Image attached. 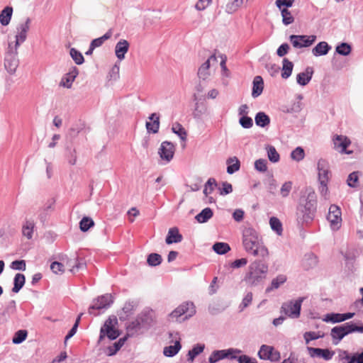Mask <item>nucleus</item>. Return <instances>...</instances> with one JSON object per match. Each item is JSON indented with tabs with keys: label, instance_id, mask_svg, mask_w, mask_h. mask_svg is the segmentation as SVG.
Instances as JSON below:
<instances>
[{
	"label": "nucleus",
	"instance_id": "nucleus-51",
	"mask_svg": "<svg viewBox=\"0 0 363 363\" xmlns=\"http://www.w3.org/2000/svg\"><path fill=\"white\" fill-rule=\"evenodd\" d=\"M50 269L56 274H62L65 272V264L62 262H54L51 264Z\"/></svg>",
	"mask_w": 363,
	"mask_h": 363
},
{
	"label": "nucleus",
	"instance_id": "nucleus-7",
	"mask_svg": "<svg viewBox=\"0 0 363 363\" xmlns=\"http://www.w3.org/2000/svg\"><path fill=\"white\" fill-rule=\"evenodd\" d=\"M304 298L300 297L296 300H291L282 303L281 313H284L291 318H298L300 316L301 304Z\"/></svg>",
	"mask_w": 363,
	"mask_h": 363
},
{
	"label": "nucleus",
	"instance_id": "nucleus-57",
	"mask_svg": "<svg viewBox=\"0 0 363 363\" xmlns=\"http://www.w3.org/2000/svg\"><path fill=\"white\" fill-rule=\"evenodd\" d=\"M216 186V180L213 178H210L205 185V188L203 189L204 194L207 196L208 194H211Z\"/></svg>",
	"mask_w": 363,
	"mask_h": 363
},
{
	"label": "nucleus",
	"instance_id": "nucleus-3",
	"mask_svg": "<svg viewBox=\"0 0 363 363\" xmlns=\"http://www.w3.org/2000/svg\"><path fill=\"white\" fill-rule=\"evenodd\" d=\"M316 195L312 189H307L300 199L297 207V220L302 224L311 222L316 211Z\"/></svg>",
	"mask_w": 363,
	"mask_h": 363
},
{
	"label": "nucleus",
	"instance_id": "nucleus-8",
	"mask_svg": "<svg viewBox=\"0 0 363 363\" xmlns=\"http://www.w3.org/2000/svg\"><path fill=\"white\" fill-rule=\"evenodd\" d=\"M196 313L195 307L191 302H184L176 308L169 315V319L172 320L178 321L179 318L183 315L185 317L183 320H186L189 317L194 315Z\"/></svg>",
	"mask_w": 363,
	"mask_h": 363
},
{
	"label": "nucleus",
	"instance_id": "nucleus-28",
	"mask_svg": "<svg viewBox=\"0 0 363 363\" xmlns=\"http://www.w3.org/2000/svg\"><path fill=\"white\" fill-rule=\"evenodd\" d=\"M13 13V9L10 6L5 7L0 13V23L3 26H7L10 23Z\"/></svg>",
	"mask_w": 363,
	"mask_h": 363
},
{
	"label": "nucleus",
	"instance_id": "nucleus-45",
	"mask_svg": "<svg viewBox=\"0 0 363 363\" xmlns=\"http://www.w3.org/2000/svg\"><path fill=\"white\" fill-rule=\"evenodd\" d=\"M126 337L120 338L118 342H115L113 346L108 347V355L111 356L115 354L124 345Z\"/></svg>",
	"mask_w": 363,
	"mask_h": 363
},
{
	"label": "nucleus",
	"instance_id": "nucleus-64",
	"mask_svg": "<svg viewBox=\"0 0 363 363\" xmlns=\"http://www.w3.org/2000/svg\"><path fill=\"white\" fill-rule=\"evenodd\" d=\"M238 363H257L255 359H252L247 355H240L238 358Z\"/></svg>",
	"mask_w": 363,
	"mask_h": 363
},
{
	"label": "nucleus",
	"instance_id": "nucleus-29",
	"mask_svg": "<svg viewBox=\"0 0 363 363\" xmlns=\"http://www.w3.org/2000/svg\"><path fill=\"white\" fill-rule=\"evenodd\" d=\"M77 74V71L74 69L72 72H70L65 74V76L62 79L60 82V86H62L66 88H70Z\"/></svg>",
	"mask_w": 363,
	"mask_h": 363
},
{
	"label": "nucleus",
	"instance_id": "nucleus-37",
	"mask_svg": "<svg viewBox=\"0 0 363 363\" xmlns=\"http://www.w3.org/2000/svg\"><path fill=\"white\" fill-rule=\"evenodd\" d=\"M271 228L278 235L282 234L283 228L281 221L276 217H272L269 220Z\"/></svg>",
	"mask_w": 363,
	"mask_h": 363
},
{
	"label": "nucleus",
	"instance_id": "nucleus-20",
	"mask_svg": "<svg viewBox=\"0 0 363 363\" xmlns=\"http://www.w3.org/2000/svg\"><path fill=\"white\" fill-rule=\"evenodd\" d=\"M331 47L328 45L327 42L322 41L318 43L313 49L312 54L315 57H319L325 55L328 53Z\"/></svg>",
	"mask_w": 363,
	"mask_h": 363
},
{
	"label": "nucleus",
	"instance_id": "nucleus-49",
	"mask_svg": "<svg viewBox=\"0 0 363 363\" xmlns=\"http://www.w3.org/2000/svg\"><path fill=\"white\" fill-rule=\"evenodd\" d=\"M70 55L75 62V63L77 65H82L84 61V57L82 55V53L77 50L75 48H71Z\"/></svg>",
	"mask_w": 363,
	"mask_h": 363
},
{
	"label": "nucleus",
	"instance_id": "nucleus-19",
	"mask_svg": "<svg viewBox=\"0 0 363 363\" xmlns=\"http://www.w3.org/2000/svg\"><path fill=\"white\" fill-rule=\"evenodd\" d=\"M129 43L126 40H119L115 48L116 57L122 60L125 58V53L128 51Z\"/></svg>",
	"mask_w": 363,
	"mask_h": 363
},
{
	"label": "nucleus",
	"instance_id": "nucleus-4",
	"mask_svg": "<svg viewBox=\"0 0 363 363\" xmlns=\"http://www.w3.org/2000/svg\"><path fill=\"white\" fill-rule=\"evenodd\" d=\"M268 273V265L263 261L256 259L248 267L244 281L250 286H258L264 282Z\"/></svg>",
	"mask_w": 363,
	"mask_h": 363
},
{
	"label": "nucleus",
	"instance_id": "nucleus-35",
	"mask_svg": "<svg viewBox=\"0 0 363 363\" xmlns=\"http://www.w3.org/2000/svg\"><path fill=\"white\" fill-rule=\"evenodd\" d=\"M323 320L325 322H331L333 323H341L344 321L343 313H328L325 315Z\"/></svg>",
	"mask_w": 363,
	"mask_h": 363
},
{
	"label": "nucleus",
	"instance_id": "nucleus-54",
	"mask_svg": "<svg viewBox=\"0 0 363 363\" xmlns=\"http://www.w3.org/2000/svg\"><path fill=\"white\" fill-rule=\"evenodd\" d=\"M292 189V182L289 181L283 184L280 189V194L282 197L285 198L289 195Z\"/></svg>",
	"mask_w": 363,
	"mask_h": 363
},
{
	"label": "nucleus",
	"instance_id": "nucleus-12",
	"mask_svg": "<svg viewBox=\"0 0 363 363\" xmlns=\"http://www.w3.org/2000/svg\"><path fill=\"white\" fill-rule=\"evenodd\" d=\"M318 179L319 182H329L331 177L330 165L325 159H320L317 162Z\"/></svg>",
	"mask_w": 363,
	"mask_h": 363
},
{
	"label": "nucleus",
	"instance_id": "nucleus-52",
	"mask_svg": "<svg viewBox=\"0 0 363 363\" xmlns=\"http://www.w3.org/2000/svg\"><path fill=\"white\" fill-rule=\"evenodd\" d=\"M239 124L245 129H249L253 126V120L251 117L242 116L239 118Z\"/></svg>",
	"mask_w": 363,
	"mask_h": 363
},
{
	"label": "nucleus",
	"instance_id": "nucleus-47",
	"mask_svg": "<svg viewBox=\"0 0 363 363\" xmlns=\"http://www.w3.org/2000/svg\"><path fill=\"white\" fill-rule=\"evenodd\" d=\"M27 335L28 333L26 330H20L15 333L12 341L14 344H20L26 339Z\"/></svg>",
	"mask_w": 363,
	"mask_h": 363
},
{
	"label": "nucleus",
	"instance_id": "nucleus-62",
	"mask_svg": "<svg viewBox=\"0 0 363 363\" xmlns=\"http://www.w3.org/2000/svg\"><path fill=\"white\" fill-rule=\"evenodd\" d=\"M295 0H276L275 4L279 9H281L283 6L286 8L291 7Z\"/></svg>",
	"mask_w": 363,
	"mask_h": 363
},
{
	"label": "nucleus",
	"instance_id": "nucleus-46",
	"mask_svg": "<svg viewBox=\"0 0 363 363\" xmlns=\"http://www.w3.org/2000/svg\"><path fill=\"white\" fill-rule=\"evenodd\" d=\"M305 157V152L301 147H296L291 153V157L292 160L300 162L303 160Z\"/></svg>",
	"mask_w": 363,
	"mask_h": 363
},
{
	"label": "nucleus",
	"instance_id": "nucleus-38",
	"mask_svg": "<svg viewBox=\"0 0 363 363\" xmlns=\"http://www.w3.org/2000/svg\"><path fill=\"white\" fill-rule=\"evenodd\" d=\"M240 162L239 160L234 157L228 158V174H232L240 169Z\"/></svg>",
	"mask_w": 363,
	"mask_h": 363
},
{
	"label": "nucleus",
	"instance_id": "nucleus-21",
	"mask_svg": "<svg viewBox=\"0 0 363 363\" xmlns=\"http://www.w3.org/2000/svg\"><path fill=\"white\" fill-rule=\"evenodd\" d=\"M182 240V235L179 233L177 228H169L166 238V243L168 245L180 242Z\"/></svg>",
	"mask_w": 363,
	"mask_h": 363
},
{
	"label": "nucleus",
	"instance_id": "nucleus-48",
	"mask_svg": "<svg viewBox=\"0 0 363 363\" xmlns=\"http://www.w3.org/2000/svg\"><path fill=\"white\" fill-rule=\"evenodd\" d=\"M162 259L160 255L157 253H152L147 257V262L150 266H157L159 265Z\"/></svg>",
	"mask_w": 363,
	"mask_h": 363
},
{
	"label": "nucleus",
	"instance_id": "nucleus-63",
	"mask_svg": "<svg viewBox=\"0 0 363 363\" xmlns=\"http://www.w3.org/2000/svg\"><path fill=\"white\" fill-rule=\"evenodd\" d=\"M212 0H199L195 5V8L198 11L206 9L211 3Z\"/></svg>",
	"mask_w": 363,
	"mask_h": 363
},
{
	"label": "nucleus",
	"instance_id": "nucleus-18",
	"mask_svg": "<svg viewBox=\"0 0 363 363\" xmlns=\"http://www.w3.org/2000/svg\"><path fill=\"white\" fill-rule=\"evenodd\" d=\"M350 143V140L343 135H337L334 139L335 147L342 153H347L346 149Z\"/></svg>",
	"mask_w": 363,
	"mask_h": 363
},
{
	"label": "nucleus",
	"instance_id": "nucleus-14",
	"mask_svg": "<svg viewBox=\"0 0 363 363\" xmlns=\"http://www.w3.org/2000/svg\"><path fill=\"white\" fill-rule=\"evenodd\" d=\"M113 302L111 294H106L98 297L93 301V304L89 308V313L92 314L93 310H99L108 308Z\"/></svg>",
	"mask_w": 363,
	"mask_h": 363
},
{
	"label": "nucleus",
	"instance_id": "nucleus-40",
	"mask_svg": "<svg viewBox=\"0 0 363 363\" xmlns=\"http://www.w3.org/2000/svg\"><path fill=\"white\" fill-rule=\"evenodd\" d=\"M266 149L269 160L274 163L279 162L280 157L276 148L274 146L267 145Z\"/></svg>",
	"mask_w": 363,
	"mask_h": 363
},
{
	"label": "nucleus",
	"instance_id": "nucleus-61",
	"mask_svg": "<svg viewBox=\"0 0 363 363\" xmlns=\"http://www.w3.org/2000/svg\"><path fill=\"white\" fill-rule=\"evenodd\" d=\"M243 0H233L228 4V13L236 11L242 4Z\"/></svg>",
	"mask_w": 363,
	"mask_h": 363
},
{
	"label": "nucleus",
	"instance_id": "nucleus-59",
	"mask_svg": "<svg viewBox=\"0 0 363 363\" xmlns=\"http://www.w3.org/2000/svg\"><path fill=\"white\" fill-rule=\"evenodd\" d=\"M358 172H353L351 174H349L347 178V184L350 187H355L356 184L358 182Z\"/></svg>",
	"mask_w": 363,
	"mask_h": 363
},
{
	"label": "nucleus",
	"instance_id": "nucleus-11",
	"mask_svg": "<svg viewBox=\"0 0 363 363\" xmlns=\"http://www.w3.org/2000/svg\"><path fill=\"white\" fill-rule=\"evenodd\" d=\"M314 35H291L289 37L290 42L295 48H303L310 47L316 40Z\"/></svg>",
	"mask_w": 363,
	"mask_h": 363
},
{
	"label": "nucleus",
	"instance_id": "nucleus-43",
	"mask_svg": "<svg viewBox=\"0 0 363 363\" xmlns=\"http://www.w3.org/2000/svg\"><path fill=\"white\" fill-rule=\"evenodd\" d=\"M111 37V32L109 30L105 33L102 37L93 40L91 43V50H94L96 48L100 47L106 40L109 39Z\"/></svg>",
	"mask_w": 363,
	"mask_h": 363
},
{
	"label": "nucleus",
	"instance_id": "nucleus-22",
	"mask_svg": "<svg viewBox=\"0 0 363 363\" xmlns=\"http://www.w3.org/2000/svg\"><path fill=\"white\" fill-rule=\"evenodd\" d=\"M252 84V96L253 98H257L262 93L264 89V82L262 77L256 76L253 79Z\"/></svg>",
	"mask_w": 363,
	"mask_h": 363
},
{
	"label": "nucleus",
	"instance_id": "nucleus-24",
	"mask_svg": "<svg viewBox=\"0 0 363 363\" xmlns=\"http://www.w3.org/2000/svg\"><path fill=\"white\" fill-rule=\"evenodd\" d=\"M286 277L284 274H279L272 280L270 286L266 289V292L269 293L280 287L286 281Z\"/></svg>",
	"mask_w": 363,
	"mask_h": 363
},
{
	"label": "nucleus",
	"instance_id": "nucleus-36",
	"mask_svg": "<svg viewBox=\"0 0 363 363\" xmlns=\"http://www.w3.org/2000/svg\"><path fill=\"white\" fill-rule=\"evenodd\" d=\"M213 216V212L211 208H206L196 216V219L199 223H205Z\"/></svg>",
	"mask_w": 363,
	"mask_h": 363
},
{
	"label": "nucleus",
	"instance_id": "nucleus-30",
	"mask_svg": "<svg viewBox=\"0 0 363 363\" xmlns=\"http://www.w3.org/2000/svg\"><path fill=\"white\" fill-rule=\"evenodd\" d=\"M181 349V344L179 340H176L174 344L173 345H169L168 347H165L164 348V354L167 357H173L176 354L178 353V352Z\"/></svg>",
	"mask_w": 363,
	"mask_h": 363
},
{
	"label": "nucleus",
	"instance_id": "nucleus-13",
	"mask_svg": "<svg viewBox=\"0 0 363 363\" xmlns=\"http://www.w3.org/2000/svg\"><path fill=\"white\" fill-rule=\"evenodd\" d=\"M258 356L261 359L277 362L280 359V353L272 346L262 345L258 352Z\"/></svg>",
	"mask_w": 363,
	"mask_h": 363
},
{
	"label": "nucleus",
	"instance_id": "nucleus-34",
	"mask_svg": "<svg viewBox=\"0 0 363 363\" xmlns=\"http://www.w3.org/2000/svg\"><path fill=\"white\" fill-rule=\"evenodd\" d=\"M282 16V23L285 26H289L294 21V18L292 16L291 11L286 8H281L279 9Z\"/></svg>",
	"mask_w": 363,
	"mask_h": 363
},
{
	"label": "nucleus",
	"instance_id": "nucleus-41",
	"mask_svg": "<svg viewBox=\"0 0 363 363\" xmlns=\"http://www.w3.org/2000/svg\"><path fill=\"white\" fill-rule=\"evenodd\" d=\"M227 357V350L214 351L209 357L210 363H216L220 359Z\"/></svg>",
	"mask_w": 363,
	"mask_h": 363
},
{
	"label": "nucleus",
	"instance_id": "nucleus-55",
	"mask_svg": "<svg viewBox=\"0 0 363 363\" xmlns=\"http://www.w3.org/2000/svg\"><path fill=\"white\" fill-rule=\"evenodd\" d=\"M213 250L218 255H224L227 253V244L216 242L213 245Z\"/></svg>",
	"mask_w": 363,
	"mask_h": 363
},
{
	"label": "nucleus",
	"instance_id": "nucleus-60",
	"mask_svg": "<svg viewBox=\"0 0 363 363\" xmlns=\"http://www.w3.org/2000/svg\"><path fill=\"white\" fill-rule=\"evenodd\" d=\"M11 267L15 270L24 271L26 267V262L24 260H16L11 262Z\"/></svg>",
	"mask_w": 363,
	"mask_h": 363
},
{
	"label": "nucleus",
	"instance_id": "nucleus-16",
	"mask_svg": "<svg viewBox=\"0 0 363 363\" xmlns=\"http://www.w3.org/2000/svg\"><path fill=\"white\" fill-rule=\"evenodd\" d=\"M308 351L312 357H318L325 360H330L335 354V352L329 349H321L315 347H308Z\"/></svg>",
	"mask_w": 363,
	"mask_h": 363
},
{
	"label": "nucleus",
	"instance_id": "nucleus-5",
	"mask_svg": "<svg viewBox=\"0 0 363 363\" xmlns=\"http://www.w3.org/2000/svg\"><path fill=\"white\" fill-rule=\"evenodd\" d=\"M355 332L363 333V325H357L353 322H348L332 328L330 335L333 344L337 345L346 335Z\"/></svg>",
	"mask_w": 363,
	"mask_h": 363
},
{
	"label": "nucleus",
	"instance_id": "nucleus-25",
	"mask_svg": "<svg viewBox=\"0 0 363 363\" xmlns=\"http://www.w3.org/2000/svg\"><path fill=\"white\" fill-rule=\"evenodd\" d=\"M65 267L66 266L69 269V271L72 273H75L82 267V264H81L77 258L73 259L69 258H63L62 259Z\"/></svg>",
	"mask_w": 363,
	"mask_h": 363
},
{
	"label": "nucleus",
	"instance_id": "nucleus-27",
	"mask_svg": "<svg viewBox=\"0 0 363 363\" xmlns=\"http://www.w3.org/2000/svg\"><path fill=\"white\" fill-rule=\"evenodd\" d=\"M318 264V258L313 253L306 254L303 259V266L306 269L315 267Z\"/></svg>",
	"mask_w": 363,
	"mask_h": 363
},
{
	"label": "nucleus",
	"instance_id": "nucleus-31",
	"mask_svg": "<svg viewBox=\"0 0 363 363\" xmlns=\"http://www.w3.org/2000/svg\"><path fill=\"white\" fill-rule=\"evenodd\" d=\"M35 228V223L33 220H26L22 227V233L28 239H31Z\"/></svg>",
	"mask_w": 363,
	"mask_h": 363
},
{
	"label": "nucleus",
	"instance_id": "nucleus-44",
	"mask_svg": "<svg viewBox=\"0 0 363 363\" xmlns=\"http://www.w3.org/2000/svg\"><path fill=\"white\" fill-rule=\"evenodd\" d=\"M335 50L339 55L347 56L350 54L352 48L348 43H342L336 47Z\"/></svg>",
	"mask_w": 363,
	"mask_h": 363
},
{
	"label": "nucleus",
	"instance_id": "nucleus-9",
	"mask_svg": "<svg viewBox=\"0 0 363 363\" xmlns=\"http://www.w3.org/2000/svg\"><path fill=\"white\" fill-rule=\"evenodd\" d=\"M118 323L116 318H108L100 330L99 339L102 340L105 336H107L110 340H115L119 335V331L116 328V325Z\"/></svg>",
	"mask_w": 363,
	"mask_h": 363
},
{
	"label": "nucleus",
	"instance_id": "nucleus-26",
	"mask_svg": "<svg viewBox=\"0 0 363 363\" xmlns=\"http://www.w3.org/2000/svg\"><path fill=\"white\" fill-rule=\"evenodd\" d=\"M255 124L261 128H264L269 125V117L262 111L258 112L255 117Z\"/></svg>",
	"mask_w": 363,
	"mask_h": 363
},
{
	"label": "nucleus",
	"instance_id": "nucleus-42",
	"mask_svg": "<svg viewBox=\"0 0 363 363\" xmlns=\"http://www.w3.org/2000/svg\"><path fill=\"white\" fill-rule=\"evenodd\" d=\"M94 225V220L89 217H84L79 222V228L83 232H86Z\"/></svg>",
	"mask_w": 363,
	"mask_h": 363
},
{
	"label": "nucleus",
	"instance_id": "nucleus-1",
	"mask_svg": "<svg viewBox=\"0 0 363 363\" xmlns=\"http://www.w3.org/2000/svg\"><path fill=\"white\" fill-rule=\"evenodd\" d=\"M30 24V19L27 18L16 26V34L13 38L9 37L8 50L4 60V67L10 74H14L18 67V50L21 44L24 43L27 38Z\"/></svg>",
	"mask_w": 363,
	"mask_h": 363
},
{
	"label": "nucleus",
	"instance_id": "nucleus-50",
	"mask_svg": "<svg viewBox=\"0 0 363 363\" xmlns=\"http://www.w3.org/2000/svg\"><path fill=\"white\" fill-rule=\"evenodd\" d=\"M252 301V292H247L244 298H242V301L241 303L239 306V309L240 311H242L245 308H246L247 306H249Z\"/></svg>",
	"mask_w": 363,
	"mask_h": 363
},
{
	"label": "nucleus",
	"instance_id": "nucleus-39",
	"mask_svg": "<svg viewBox=\"0 0 363 363\" xmlns=\"http://www.w3.org/2000/svg\"><path fill=\"white\" fill-rule=\"evenodd\" d=\"M172 131L176 133L183 141L186 139L187 133L183 126L178 123L173 124L172 128Z\"/></svg>",
	"mask_w": 363,
	"mask_h": 363
},
{
	"label": "nucleus",
	"instance_id": "nucleus-17",
	"mask_svg": "<svg viewBox=\"0 0 363 363\" xmlns=\"http://www.w3.org/2000/svg\"><path fill=\"white\" fill-rule=\"evenodd\" d=\"M313 69L311 67H308L303 72H300L296 76V82L301 86H306L312 79Z\"/></svg>",
	"mask_w": 363,
	"mask_h": 363
},
{
	"label": "nucleus",
	"instance_id": "nucleus-58",
	"mask_svg": "<svg viewBox=\"0 0 363 363\" xmlns=\"http://www.w3.org/2000/svg\"><path fill=\"white\" fill-rule=\"evenodd\" d=\"M322 335H319L315 332H306L303 335L304 340L306 344H308L310 341L318 340L321 337Z\"/></svg>",
	"mask_w": 363,
	"mask_h": 363
},
{
	"label": "nucleus",
	"instance_id": "nucleus-53",
	"mask_svg": "<svg viewBox=\"0 0 363 363\" xmlns=\"http://www.w3.org/2000/svg\"><path fill=\"white\" fill-rule=\"evenodd\" d=\"M248 260L247 258H240L235 259L234 262H231L229 265L230 269H239L244 267L247 265Z\"/></svg>",
	"mask_w": 363,
	"mask_h": 363
},
{
	"label": "nucleus",
	"instance_id": "nucleus-56",
	"mask_svg": "<svg viewBox=\"0 0 363 363\" xmlns=\"http://www.w3.org/2000/svg\"><path fill=\"white\" fill-rule=\"evenodd\" d=\"M267 160L264 159L257 160L255 162V168L259 172H265L267 169Z\"/></svg>",
	"mask_w": 363,
	"mask_h": 363
},
{
	"label": "nucleus",
	"instance_id": "nucleus-23",
	"mask_svg": "<svg viewBox=\"0 0 363 363\" xmlns=\"http://www.w3.org/2000/svg\"><path fill=\"white\" fill-rule=\"evenodd\" d=\"M150 121L146 123V128L148 132L156 133L160 127V118L156 113H152L149 117Z\"/></svg>",
	"mask_w": 363,
	"mask_h": 363
},
{
	"label": "nucleus",
	"instance_id": "nucleus-2",
	"mask_svg": "<svg viewBox=\"0 0 363 363\" xmlns=\"http://www.w3.org/2000/svg\"><path fill=\"white\" fill-rule=\"evenodd\" d=\"M242 242L245 251L249 255L263 259L269 257V250L264 245L262 237L255 228L250 226L243 228Z\"/></svg>",
	"mask_w": 363,
	"mask_h": 363
},
{
	"label": "nucleus",
	"instance_id": "nucleus-32",
	"mask_svg": "<svg viewBox=\"0 0 363 363\" xmlns=\"http://www.w3.org/2000/svg\"><path fill=\"white\" fill-rule=\"evenodd\" d=\"M293 67H294L293 63L291 61H289L288 59L284 58L283 60L281 77L284 79L289 78L292 73Z\"/></svg>",
	"mask_w": 363,
	"mask_h": 363
},
{
	"label": "nucleus",
	"instance_id": "nucleus-6",
	"mask_svg": "<svg viewBox=\"0 0 363 363\" xmlns=\"http://www.w3.org/2000/svg\"><path fill=\"white\" fill-rule=\"evenodd\" d=\"M218 65L220 66L222 69L225 72V57L223 55L217 56L216 54L211 56L204 63H203L198 70V77L203 80L207 79L211 73L210 67H216Z\"/></svg>",
	"mask_w": 363,
	"mask_h": 363
},
{
	"label": "nucleus",
	"instance_id": "nucleus-15",
	"mask_svg": "<svg viewBox=\"0 0 363 363\" xmlns=\"http://www.w3.org/2000/svg\"><path fill=\"white\" fill-rule=\"evenodd\" d=\"M174 152L175 147L174 144L168 141H164L162 143L158 154L162 160H164L166 162H169L173 158Z\"/></svg>",
	"mask_w": 363,
	"mask_h": 363
},
{
	"label": "nucleus",
	"instance_id": "nucleus-10",
	"mask_svg": "<svg viewBox=\"0 0 363 363\" xmlns=\"http://www.w3.org/2000/svg\"><path fill=\"white\" fill-rule=\"evenodd\" d=\"M327 220L330 223L333 230H339L342 225V213L340 208L335 204H332L329 208Z\"/></svg>",
	"mask_w": 363,
	"mask_h": 363
},
{
	"label": "nucleus",
	"instance_id": "nucleus-33",
	"mask_svg": "<svg viewBox=\"0 0 363 363\" xmlns=\"http://www.w3.org/2000/svg\"><path fill=\"white\" fill-rule=\"evenodd\" d=\"M26 281V277L22 274H16L14 277V286L12 289V291L18 293L21 289L23 286Z\"/></svg>",
	"mask_w": 363,
	"mask_h": 363
}]
</instances>
